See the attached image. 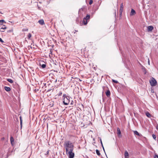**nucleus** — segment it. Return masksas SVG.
<instances>
[{"instance_id":"f257e3e1","label":"nucleus","mask_w":158,"mask_h":158,"mask_svg":"<svg viewBox=\"0 0 158 158\" xmlns=\"http://www.w3.org/2000/svg\"><path fill=\"white\" fill-rule=\"evenodd\" d=\"M64 145L66 151L73 150V144L69 141H67L64 142Z\"/></svg>"},{"instance_id":"f03ea898","label":"nucleus","mask_w":158,"mask_h":158,"mask_svg":"<svg viewBox=\"0 0 158 158\" xmlns=\"http://www.w3.org/2000/svg\"><path fill=\"white\" fill-rule=\"evenodd\" d=\"M63 102L64 105H68L70 102V98L69 96H66L65 94L63 95Z\"/></svg>"},{"instance_id":"7ed1b4c3","label":"nucleus","mask_w":158,"mask_h":158,"mask_svg":"<svg viewBox=\"0 0 158 158\" xmlns=\"http://www.w3.org/2000/svg\"><path fill=\"white\" fill-rule=\"evenodd\" d=\"M73 150H70L66 151V153L68 156L69 158H73L74 156V153L73 152Z\"/></svg>"},{"instance_id":"20e7f679","label":"nucleus","mask_w":158,"mask_h":158,"mask_svg":"<svg viewBox=\"0 0 158 158\" xmlns=\"http://www.w3.org/2000/svg\"><path fill=\"white\" fill-rule=\"evenodd\" d=\"M149 82L151 85L152 86H156L157 85V83L156 81L153 77H152L149 81Z\"/></svg>"},{"instance_id":"39448f33","label":"nucleus","mask_w":158,"mask_h":158,"mask_svg":"<svg viewBox=\"0 0 158 158\" xmlns=\"http://www.w3.org/2000/svg\"><path fill=\"white\" fill-rule=\"evenodd\" d=\"M123 3H122L121 4L120 9V10H119L120 15H121L122 14V12H123Z\"/></svg>"},{"instance_id":"423d86ee","label":"nucleus","mask_w":158,"mask_h":158,"mask_svg":"<svg viewBox=\"0 0 158 158\" xmlns=\"http://www.w3.org/2000/svg\"><path fill=\"white\" fill-rule=\"evenodd\" d=\"M153 28L154 27L152 26H149L148 27V31H151L153 29Z\"/></svg>"},{"instance_id":"0eeeda50","label":"nucleus","mask_w":158,"mask_h":158,"mask_svg":"<svg viewBox=\"0 0 158 158\" xmlns=\"http://www.w3.org/2000/svg\"><path fill=\"white\" fill-rule=\"evenodd\" d=\"M124 156H125V158H129V154H128V152L127 151H126L125 152Z\"/></svg>"},{"instance_id":"6e6552de","label":"nucleus","mask_w":158,"mask_h":158,"mask_svg":"<svg viewBox=\"0 0 158 158\" xmlns=\"http://www.w3.org/2000/svg\"><path fill=\"white\" fill-rule=\"evenodd\" d=\"M117 134H118V135L119 137H121L122 136L121 134V131H120L119 128H118L117 129Z\"/></svg>"},{"instance_id":"1a4fd4ad","label":"nucleus","mask_w":158,"mask_h":158,"mask_svg":"<svg viewBox=\"0 0 158 158\" xmlns=\"http://www.w3.org/2000/svg\"><path fill=\"white\" fill-rule=\"evenodd\" d=\"M136 14L135 11L133 9H132L130 13V15L132 16L135 15Z\"/></svg>"},{"instance_id":"9d476101","label":"nucleus","mask_w":158,"mask_h":158,"mask_svg":"<svg viewBox=\"0 0 158 158\" xmlns=\"http://www.w3.org/2000/svg\"><path fill=\"white\" fill-rule=\"evenodd\" d=\"M38 23L41 25H43L45 24L44 20L43 19H40L38 21Z\"/></svg>"},{"instance_id":"9b49d317","label":"nucleus","mask_w":158,"mask_h":158,"mask_svg":"<svg viewBox=\"0 0 158 158\" xmlns=\"http://www.w3.org/2000/svg\"><path fill=\"white\" fill-rule=\"evenodd\" d=\"M141 67H142V71H143V72H144V74H146L147 73L146 69L143 65H141Z\"/></svg>"},{"instance_id":"f8f14e48","label":"nucleus","mask_w":158,"mask_h":158,"mask_svg":"<svg viewBox=\"0 0 158 158\" xmlns=\"http://www.w3.org/2000/svg\"><path fill=\"white\" fill-rule=\"evenodd\" d=\"M10 141L11 145H13L14 144V139L12 136L10 137Z\"/></svg>"},{"instance_id":"ddd939ff","label":"nucleus","mask_w":158,"mask_h":158,"mask_svg":"<svg viewBox=\"0 0 158 158\" xmlns=\"http://www.w3.org/2000/svg\"><path fill=\"white\" fill-rule=\"evenodd\" d=\"M5 90L9 92L11 90V89L10 87H7V86H5L4 87Z\"/></svg>"},{"instance_id":"4468645a","label":"nucleus","mask_w":158,"mask_h":158,"mask_svg":"<svg viewBox=\"0 0 158 158\" xmlns=\"http://www.w3.org/2000/svg\"><path fill=\"white\" fill-rule=\"evenodd\" d=\"M106 96L107 97H109L110 94V92L109 90H108L106 92Z\"/></svg>"},{"instance_id":"2eb2a0df","label":"nucleus","mask_w":158,"mask_h":158,"mask_svg":"<svg viewBox=\"0 0 158 158\" xmlns=\"http://www.w3.org/2000/svg\"><path fill=\"white\" fill-rule=\"evenodd\" d=\"M82 22L83 24L85 25H86L87 23V21H86V19L84 18L83 19Z\"/></svg>"},{"instance_id":"dca6fc26","label":"nucleus","mask_w":158,"mask_h":158,"mask_svg":"<svg viewBox=\"0 0 158 158\" xmlns=\"http://www.w3.org/2000/svg\"><path fill=\"white\" fill-rule=\"evenodd\" d=\"M146 116L148 118H150L151 117V115L148 112L146 113Z\"/></svg>"},{"instance_id":"f3484780","label":"nucleus","mask_w":158,"mask_h":158,"mask_svg":"<svg viewBox=\"0 0 158 158\" xmlns=\"http://www.w3.org/2000/svg\"><path fill=\"white\" fill-rule=\"evenodd\" d=\"M7 81L11 83H13V80L11 79H7Z\"/></svg>"},{"instance_id":"a211bd4d","label":"nucleus","mask_w":158,"mask_h":158,"mask_svg":"<svg viewBox=\"0 0 158 158\" xmlns=\"http://www.w3.org/2000/svg\"><path fill=\"white\" fill-rule=\"evenodd\" d=\"M84 18L85 19L86 21H87L89 19L90 15H87L85 18Z\"/></svg>"},{"instance_id":"6ab92c4d","label":"nucleus","mask_w":158,"mask_h":158,"mask_svg":"<svg viewBox=\"0 0 158 158\" xmlns=\"http://www.w3.org/2000/svg\"><path fill=\"white\" fill-rule=\"evenodd\" d=\"M96 153L97 154V155L98 156H100L101 155V154L99 151L98 150V149H97L96 150Z\"/></svg>"},{"instance_id":"aec40b11","label":"nucleus","mask_w":158,"mask_h":158,"mask_svg":"<svg viewBox=\"0 0 158 158\" xmlns=\"http://www.w3.org/2000/svg\"><path fill=\"white\" fill-rule=\"evenodd\" d=\"M134 134H135L137 135H138V136L139 135V133L136 131H134Z\"/></svg>"},{"instance_id":"412c9836","label":"nucleus","mask_w":158,"mask_h":158,"mask_svg":"<svg viewBox=\"0 0 158 158\" xmlns=\"http://www.w3.org/2000/svg\"><path fill=\"white\" fill-rule=\"evenodd\" d=\"M6 28V26L5 25H3L2 27L1 28V29H5Z\"/></svg>"},{"instance_id":"4be33fe9","label":"nucleus","mask_w":158,"mask_h":158,"mask_svg":"<svg viewBox=\"0 0 158 158\" xmlns=\"http://www.w3.org/2000/svg\"><path fill=\"white\" fill-rule=\"evenodd\" d=\"M31 36H32V35H31V34L30 33H28V35H27V37L28 38V39H30V38L31 37Z\"/></svg>"},{"instance_id":"5701e85b","label":"nucleus","mask_w":158,"mask_h":158,"mask_svg":"<svg viewBox=\"0 0 158 158\" xmlns=\"http://www.w3.org/2000/svg\"><path fill=\"white\" fill-rule=\"evenodd\" d=\"M20 125H21V128L22 127V120L21 117V116L20 117Z\"/></svg>"},{"instance_id":"b1692460","label":"nucleus","mask_w":158,"mask_h":158,"mask_svg":"<svg viewBox=\"0 0 158 158\" xmlns=\"http://www.w3.org/2000/svg\"><path fill=\"white\" fill-rule=\"evenodd\" d=\"M62 94V92L61 91L57 95L58 96H61Z\"/></svg>"},{"instance_id":"393cba45","label":"nucleus","mask_w":158,"mask_h":158,"mask_svg":"<svg viewBox=\"0 0 158 158\" xmlns=\"http://www.w3.org/2000/svg\"><path fill=\"white\" fill-rule=\"evenodd\" d=\"M41 67L43 68H45L46 67V65L44 64H42L41 65Z\"/></svg>"},{"instance_id":"a878e982","label":"nucleus","mask_w":158,"mask_h":158,"mask_svg":"<svg viewBox=\"0 0 158 158\" xmlns=\"http://www.w3.org/2000/svg\"><path fill=\"white\" fill-rule=\"evenodd\" d=\"M152 137H153V139H156V135H155L153 134L152 135Z\"/></svg>"},{"instance_id":"bb28decb","label":"nucleus","mask_w":158,"mask_h":158,"mask_svg":"<svg viewBox=\"0 0 158 158\" xmlns=\"http://www.w3.org/2000/svg\"><path fill=\"white\" fill-rule=\"evenodd\" d=\"M112 81L113 82L115 83H118V81H117L114 80H112Z\"/></svg>"},{"instance_id":"cd10ccee","label":"nucleus","mask_w":158,"mask_h":158,"mask_svg":"<svg viewBox=\"0 0 158 158\" xmlns=\"http://www.w3.org/2000/svg\"><path fill=\"white\" fill-rule=\"evenodd\" d=\"M93 2V1L92 0H90L89 2V4L91 5Z\"/></svg>"},{"instance_id":"c85d7f7f","label":"nucleus","mask_w":158,"mask_h":158,"mask_svg":"<svg viewBox=\"0 0 158 158\" xmlns=\"http://www.w3.org/2000/svg\"><path fill=\"white\" fill-rule=\"evenodd\" d=\"M28 31V29H23V30H22V31Z\"/></svg>"},{"instance_id":"c756f323","label":"nucleus","mask_w":158,"mask_h":158,"mask_svg":"<svg viewBox=\"0 0 158 158\" xmlns=\"http://www.w3.org/2000/svg\"><path fill=\"white\" fill-rule=\"evenodd\" d=\"M154 158H158V155H155L154 156Z\"/></svg>"},{"instance_id":"7c9ffc66","label":"nucleus","mask_w":158,"mask_h":158,"mask_svg":"<svg viewBox=\"0 0 158 158\" xmlns=\"http://www.w3.org/2000/svg\"><path fill=\"white\" fill-rule=\"evenodd\" d=\"M5 22V21L4 20H0V23H3Z\"/></svg>"},{"instance_id":"2f4dec72","label":"nucleus","mask_w":158,"mask_h":158,"mask_svg":"<svg viewBox=\"0 0 158 158\" xmlns=\"http://www.w3.org/2000/svg\"><path fill=\"white\" fill-rule=\"evenodd\" d=\"M0 42H1L2 43L4 42V41H3V40H2V39L0 38Z\"/></svg>"},{"instance_id":"473e14b6","label":"nucleus","mask_w":158,"mask_h":158,"mask_svg":"<svg viewBox=\"0 0 158 158\" xmlns=\"http://www.w3.org/2000/svg\"><path fill=\"white\" fill-rule=\"evenodd\" d=\"M49 151L48 150L47 151V152H46V155H48Z\"/></svg>"},{"instance_id":"72a5a7b5","label":"nucleus","mask_w":158,"mask_h":158,"mask_svg":"<svg viewBox=\"0 0 158 158\" xmlns=\"http://www.w3.org/2000/svg\"><path fill=\"white\" fill-rule=\"evenodd\" d=\"M100 142H101V144H102V147H103V145H102V141L101 139Z\"/></svg>"},{"instance_id":"f704fd0d","label":"nucleus","mask_w":158,"mask_h":158,"mask_svg":"<svg viewBox=\"0 0 158 158\" xmlns=\"http://www.w3.org/2000/svg\"><path fill=\"white\" fill-rule=\"evenodd\" d=\"M156 129H158V126H156Z\"/></svg>"},{"instance_id":"c9c22d12","label":"nucleus","mask_w":158,"mask_h":158,"mask_svg":"<svg viewBox=\"0 0 158 158\" xmlns=\"http://www.w3.org/2000/svg\"><path fill=\"white\" fill-rule=\"evenodd\" d=\"M148 63L149 64H150L149 60H148Z\"/></svg>"},{"instance_id":"e433bc0d","label":"nucleus","mask_w":158,"mask_h":158,"mask_svg":"<svg viewBox=\"0 0 158 158\" xmlns=\"http://www.w3.org/2000/svg\"><path fill=\"white\" fill-rule=\"evenodd\" d=\"M1 32H4V31H2V30H1Z\"/></svg>"},{"instance_id":"4c0bfd02","label":"nucleus","mask_w":158,"mask_h":158,"mask_svg":"<svg viewBox=\"0 0 158 158\" xmlns=\"http://www.w3.org/2000/svg\"><path fill=\"white\" fill-rule=\"evenodd\" d=\"M76 32H77V31L76 30L74 32V33H75Z\"/></svg>"},{"instance_id":"58836bf2","label":"nucleus","mask_w":158,"mask_h":158,"mask_svg":"<svg viewBox=\"0 0 158 158\" xmlns=\"http://www.w3.org/2000/svg\"><path fill=\"white\" fill-rule=\"evenodd\" d=\"M76 32H77V31L76 30L74 32V33H75Z\"/></svg>"},{"instance_id":"ea45409f","label":"nucleus","mask_w":158,"mask_h":158,"mask_svg":"<svg viewBox=\"0 0 158 158\" xmlns=\"http://www.w3.org/2000/svg\"><path fill=\"white\" fill-rule=\"evenodd\" d=\"M10 32V31H8V32Z\"/></svg>"},{"instance_id":"a19ab883","label":"nucleus","mask_w":158,"mask_h":158,"mask_svg":"<svg viewBox=\"0 0 158 158\" xmlns=\"http://www.w3.org/2000/svg\"><path fill=\"white\" fill-rule=\"evenodd\" d=\"M56 81H57V80H56Z\"/></svg>"}]
</instances>
